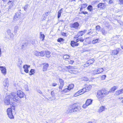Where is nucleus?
I'll return each instance as SVG.
<instances>
[{"label":"nucleus","instance_id":"58","mask_svg":"<svg viewBox=\"0 0 123 123\" xmlns=\"http://www.w3.org/2000/svg\"><path fill=\"white\" fill-rule=\"evenodd\" d=\"M66 33L64 32H62V35L64 36H65L66 35Z\"/></svg>","mask_w":123,"mask_h":123},{"label":"nucleus","instance_id":"48","mask_svg":"<svg viewBox=\"0 0 123 123\" xmlns=\"http://www.w3.org/2000/svg\"><path fill=\"white\" fill-rule=\"evenodd\" d=\"M51 94L52 96L53 97L55 96V93L53 91H52L51 92Z\"/></svg>","mask_w":123,"mask_h":123},{"label":"nucleus","instance_id":"20","mask_svg":"<svg viewBox=\"0 0 123 123\" xmlns=\"http://www.w3.org/2000/svg\"><path fill=\"white\" fill-rule=\"evenodd\" d=\"M97 6L98 8H103L105 6V4L103 3H100Z\"/></svg>","mask_w":123,"mask_h":123},{"label":"nucleus","instance_id":"9","mask_svg":"<svg viewBox=\"0 0 123 123\" xmlns=\"http://www.w3.org/2000/svg\"><path fill=\"white\" fill-rule=\"evenodd\" d=\"M104 70L102 68H99L95 69L93 71V73L94 74H98L102 72Z\"/></svg>","mask_w":123,"mask_h":123},{"label":"nucleus","instance_id":"35","mask_svg":"<svg viewBox=\"0 0 123 123\" xmlns=\"http://www.w3.org/2000/svg\"><path fill=\"white\" fill-rule=\"evenodd\" d=\"M98 40L99 39H94L92 41V43L93 44H94L97 43H98Z\"/></svg>","mask_w":123,"mask_h":123},{"label":"nucleus","instance_id":"28","mask_svg":"<svg viewBox=\"0 0 123 123\" xmlns=\"http://www.w3.org/2000/svg\"><path fill=\"white\" fill-rule=\"evenodd\" d=\"M46 56L47 57H49L50 56V52L49 51H45Z\"/></svg>","mask_w":123,"mask_h":123},{"label":"nucleus","instance_id":"13","mask_svg":"<svg viewBox=\"0 0 123 123\" xmlns=\"http://www.w3.org/2000/svg\"><path fill=\"white\" fill-rule=\"evenodd\" d=\"M3 85L7 89L9 85L8 80V78L5 79L3 82Z\"/></svg>","mask_w":123,"mask_h":123},{"label":"nucleus","instance_id":"18","mask_svg":"<svg viewBox=\"0 0 123 123\" xmlns=\"http://www.w3.org/2000/svg\"><path fill=\"white\" fill-rule=\"evenodd\" d=\"M0 68L2 73L4 75H5L6 74V68L2 67L0 66Z\"/></svg>","mask_w":123,"mask_h":123},{"label":"nucleus","instance_id":"54","mask_svg":"<svg viewBox=\"0 0 123 123\" xmlns=\"http://www.w3.org/2000/svg\"><path fill=\"white\" fill-rule=\"evenodd\" d=\"M37 92H38L40 94H43V93L40 90H37Z\"/></svg>","mask_w":123,"mask_h":123},{"label":"nucleus","instance_id":"64","mask_svg":"<svg viewBox=\"0 0 123 123\" xmlns=\"http://www.w3.org/2000/svg\"><path fill=\"white\" fill-rule=\"evenodd\" d=\"M87 123H93L92 122L90 121V122H88Z\"/></svg>","mask_w":123,"mask_h":123},{"label":"nucleus","instance_id":"33","mask_svg":"<svg viewBox=\"0 0 123 123\" xmlns=\"http://www.w3.org/2000/svg\"><path fill=\"white\" fill-rule=\"evenodd\" d=\"M81 80L82 81H87L88 80V78L86 77H83L81 78Z\"/></svg>","mask_w":123,"mask_h":123},{"label":"nucleus","instance_id":"40","mask_svg":"<svg viewBox=\"0 0 123 123\" xmlns=\"http://www.w3.org/2000/svg\"><path fill=\"white\" fill-rule=\"evenodd\" d=\"M69 58V56L67 55H64L63 56V58L64 59H68Z\"/></svg>","mask_w":123,"mask_h":123},{"label":"nucleus","instance_id":"63","mask_svg":"<svg viewBox=\"0 0 123 123\" xmlns=\"http://www.w3.org/2000/svg\"><path fill=\"white\" fill-rule=\"evenodd\" d=\"M123 97H121L119 98V99H123Z\"/></svg>","mask_w":123,"mask_h":123},{"label":"nucleus","instance_id":"15","mask_svg":"<svg viewBox=\"0 0 123 123\" xmlns=\"http://www.w3.org/2000/svg\"><path fill=\"white\" fill-rule=\"evenodd\" d=\"M71 46L73 47L78 46L79 45V43H76V42L74 41H71L70 43Z\"/></svg>","mask_w":123,"mask_h":123},{"label":"nucleus","instance_id":"37","mask_svg":"<svg viewBox=\"0 0 123 123\" xmlns=\"http://www.w3.org/2000/svg\"><path fill=\"white\" fill-rule=\"evenodd\" d=\"M34 73V70L33 69H31L29 73L30 75H31L33 74Z\"/></svg>","mask_w":123,"mask_h":123},{"label":"nucleus","instance_id":"6","mask_svg":"<svg viewBox=\"0 0 123 123\" xmlns=\"http://www.w3.org/2000/svg\"><path fill=\"white\" fill-rule=\"evenodd\" d=\"M87 91L85 87L81 89V90H79L77 92H76L74 95V96L75 97H76L77 96H79V95L81 94L86 92Z\"/></svg>","mask_w":123,"mask_h":123},{"label":"nucleus","instance_id":"44","mask_svg":"<svg viewBox=\"0 0 123 123\" xmlns=\"http://www.w3.org/2000/svg\"><path fill=\"white\" fill-rule=\"evenodd\" d=\"M100 27L99 25L96 26V29L98 31H99L100 29Z\"/></svg>","mask_w":123,"mask_h":123},{"label":"nucleus","instance_id":"2","mask_svg":"<svg viewBox=\"0 0 123 123\" xmlns=\"http://www.w3.org/2000/svg\"><path fill=\"white\" fill-rule=\"evenodd\" d=\"M108 93L109 92L105 89H102L98 91L97 97L99 101H103L104 100V97L107 95Z\"/></svg>","mask_w":123,"mask_h":123},{"label":"nucleus","instance_id":"59","mask_svg":"<svg viewBox=\"0 0 123 123\" xmlns=\"http://www.w3.org/2000/svg\"><path fill=\"white\" fill-rule=\"evenodd\" d=\"M113 2V1L112 0H110L109 2V3L111 4Z\"/></svg>","mask_w":123,"mask_h":123},{"label":"nucleus","instance_id":"49","mask_svg":"<svg viewBox=\"0 0 123 123\" xmlns=\"http://www.w3.org/2000/svg\"><path fill=\"white\" fill-rule=\"evenodd\" d=\"M87 104H86V103L84 104L83 105V108H86V107L88 106L87 105Z\"/></svg>","mask_w":123,"mask_h":123},{"label":"nucleus","instance_id":"12","mask_svg":"<svg viewBox=\"0 0 123 123\" xmlns=\"http://www.w3.org/2000/svg\"><path fill=\"white\" fill-rule=\"evenodd\" d=\"M94 61V59H91L88 60L84 65L85 67L88 66L90 64L93 63Z\"/></svg>","mask_w":123,"mask_h":123},{"label":"nucleus","instance_id":"46","mask_svg":"<svg viewBox=\"0 0 123 123\" xmlns=\"http://www.w3.org/2000/svg\"><path fill=\"white\" fill-rule=\"evenodd\" d=\"M102 33L104 35H105L106 33L105 29H103L101 31Z\"/></svg>","mask_w":123,"mask_h":123},{"label":"nucleus","instance_id":"32","mask_svg":"<svg viewBox=\"0 0 123 123\" xmlns=\"http://www.w3.org/2000/svg\"><path fill=\"white\" fill-rule=\"evenodd\" d=\"M41 33V32H40V38L42 40H43L44 39L45 35L43 34H42Z\"/></svg>","mask_w":123,"mask_h":123},{"label":"nucleus","instance_id":"3","mask_svg":"<svg viewBox=\"0 0 123 123\" xmlns=\"http://www.w3.org/2000/svg\"><path fill=\"white\" fill-rule=\"evenodd\" d=\"M82 110L80 106L76 103L73 104L71 107L68 109L67 110L68 112H73L80 111Z\"/></svg>","mask_w":123,"mask_h":123},{"label":"nucleus","instance_id":"39","mask_svg":"<svg viewBox=\"0 0 123 123\" xmlns=\"http://www.w3.org/2000/svg\"><path fill=\"white\" fill-rule=\"evenodd\" d=\"M18 26H15L14 27V32L15 33H16L17 32V31L18 29Z\"/></svg>","mask_w":123,"mask_h":123},{"label":"nucleus","instance_id":"16","mask_svg":"<svg viewBox=\"0 0 123 123\" xmlns=\"http://www.w3.org/2000/svg\"><path fill=\"white\" fill-rule=\"evenodd\" d=\"M66 67L67 68L69 69L68 70V71L71 73L73 72V70H75V69L74 68V67L71 66H66Z\"/></svg>","mask_w":123,"mask_h":123},{"label":"nucleus","instance_id":"8","mask_svg":"<svg viewBox=\"0 0 123 123\" xmlns=\"http://www.w3.org/2000/svg\"><path fill=\"white\" fill-rule=\"evenodd\" d=\"M79 24L78 22H75L74 23L70 24V27L71 28H73L74 29H78L79 28Z\"/></svg>","mask_w":123,"mask_h":123},{"label":"nucleus","instance_id":"57","mask_svg":"<svg viewBox=\"0 0 123 123\" xmlns=\"http://www.w3.org/2000/svg\"><path fill=\"white\" fill-rule=\"evenodd\" d=\"M76 38H77L76 39L75 42H76V43H77L79 42V37Z\"/></svg>","mask_w":123,"mask_h":123},{"label":"nucleus","instance_id":"34","mask_svg":"<svg viewBox=\"0 0 123 123\" xmlns=\"http://www.w3.org/2000/svg\"><path fill=\"white\" fill-rule=\"evenodd\" d=\"M22 63V60L19 59L18 62V66L19 68H20L21 67L20 65H21Z\"/></svg>","mask_w":123,"mask_h":123},{"label":"nucleus","instance_id":"45","mask_svg":"<svg viewBox=\"0 0 123 123\" xmlns=\"http://www.w3.org/2000/svg\"><path fill=\"white\" fill-rule=\"evenodd\" d=\"M28 6V4H27L25 5V6L23 8L24 9L25 11H26L27 10Z\"/></svg>","mask_w":123,"mask_h":123},{"label":"nucleus","instance_id":"55","mask_svg":"<svg viewBox=\"0 0 123 123\" xmlns=\"http://www.w3.org/2000/svg\"><path fill=\"white\" fill-rule=\"evenodd\" d=\"M78 73V71H76L74 70H73V71L72 72V73H74V74H76Z\"/></svg>","mask_w":123,"mask_h":123},{"label":"nucleus","instance_id":"1","mask_svg":"<svg viewBox=\"0 0 123 123\" xmlns=\"http://www.w3.org/2000/svg\"><path fill=\"white\" fill-rule=\"evenodd\" d=\"M12 97V98H13L14 101L17 102L19 101V98H23L24 95V94L22 91L19 90L17 91V93H12L11 94Z\"/></svg>","mask_w":123,"mask_h":123},{"label":"nucleus","instance_id":"19","mask_svg":"<svg viewBox=\"0 0 123 123\" xmlns=\"http://www.w3.org/2000/svg\"><path fill=\"white\" fill-rule=\"evenodd\" d=\"M49 66V64L47 63L43 66V71H45L47 70Z\"/></svg>","mask_w":123,"mask_h":123},{"label":"nucleus","instance_id":"52","mask_svg":"<svg viewBox=\"0 0 123 123\" xmlns=\"http://www.w3.org/2000/svg\"><path fill=\"white\" fill-rule=\"evenodd\" d=\"M81 13H83L84 14H86L88 13V12H86L82 11L81 12Z\"/></svg>","mask_w":123,"mask_h":123},{"label":"nucleus","instance_id":"23","mask_svg":"<svg viewBox=\"0 0 123 123\" xmlns=\"http://www.w3.org/2000/svg\"><path fill=\"white\" fill-rule=\"evenodd\" d=\"M92 102V100L91 99H89L87 100L86 103L87 105H89L91 104Z\"/></svg>","mask_w":123,"mask_h":123},{"label":"nucleus","instance_id":"7","mask_svg":"<svg viewBox=\"0 0 123 123\" xmlns=\"http://www.w3.org/2000/svg\"><path fill=\"white\" fill-rule=\"evenodd\" d=\"M7 114L9 118L11 119L14 118V116L12 113V108H8L7 110Z\"/></svg>","mask_w":123,"mask_h":123},{"label":"nucleus","instance_id":"36","mask_svg":"<svg viewBox=\"0 0 123 123\" xmlns=\"http://www.w3.org/2000/svg\"><path fill=\"white\" fill-rule=\"evenodd\" d=\"M85 87L86 88V89L87 91L89 90L91 88L92 86L91 85H89L86 86Z\"/></svg>","mask_w":123,"mask_h":123},{"label":"nucleus","instance_id":"62","mask_svg":"<svg viewBox=\"0 0 123 123\" xmlns=\"http://www.w3.org/2000/svg\"><path fill=\"white\" fill-rule=\"evenodd\" d=\"M121 48L122 49H123V46L121 45Z\"/></svg>","mask_w":123,"mask_h":123},{"label":"nucleus","instance_id":"17","mask_svg":"<svg viewBox=\"0 0 123 123\" xmlns=\"http://www.w3.org/2000/svg\"><path fill=\"white\" fill-rule=\"evenodd\" d=\"M30 67V65H24L23 68L24 69V71L26 73H28V72L29 70L28 68Z\"/></svg>","mask_w":123,"mask_h":123},{"label":"nucleus","instance_id":"21","mask_svg":"<svg viewBox=\"0 0 123 123\" xmlns=\"http://www.w3.org/2000/svg\"><path fill=\"white\" fill-rule=\"evenodd\" d=\"M119 53V51L117 50H113L111 52V54L112 55H116L118 54Z\"/></svg>","mask_w":123,"mask_h":123},{"label":"nucleus","instance_id":"11","mask_svg":"<svg viewBox=\"0 0 123 123\" xmlns=\"http://www.w3.org/2000/svg\"><path fill=\"white\" fill-rule=\"evenodd\" d=\"M86 31V30H84L83 31H79L77 34L75 38H78L80 36H82L83 35L85 34Z\"/></svg>","mask_w":123,"mask_h":123},{"label":"nucleus","instance_id":"38","mask_svg":"<svg viewBox=\"0 0 123 123\" xmlns=\"http://www.w3.org/2000/svg\"><path fill=\"white\" fill-rule=\"evenodd\" d=\"M117 88L116 86H114L111 88V92H112L115 91Z\"/></svg>","mask_w":123,"mask_h":123},{"label":"nucleus","instance_id":"25","mask_svg":"<svg viewBox=\"0 0 123 123\" xmlns=\"http://www.w3.org/2000/svg\"><path fill=\"white\" fill-rule=\"evenodd\" d=\"M28 42L27 41H25L24 43L23 44L22 48V49H23L24 48L26 47L28 45Z\"/></svg>","mask_w":123,"mask_h":123},{"label":"nucleus","instance_id":"26","mask_svg":"<svg viewBox=\"0 0 123 123\" xmlns=\"http://www.w3.org/2000/svg\"><path fill=\"white\" fill-rule=\"evenodd\" d=\"M123 93V89L117 91L116 93L117 95H119L120 94Z\"/></svg>","mask_w":123,"mask_h":123},{"label":"nucleus","instance_id":"10","mask_svg":"<svg viewBox=\"0 0 123 123\" xmlns=\"http://www.w3.org/2000/svg\"><path fill=\"white\" fill-rule=\"evenodd\" d=\"M21 15V13L20 12H17L14 17V20L16 21L18 20L20 18Z\"/></svg>","mask_w":123,"mask_h":123},{"label":"nucleus","instance_id":"27","mask_svg":"<svg viewBox=\"0 0 123 123\" xmlns=\"http://www.w3.org/2000/svg\"><path fill=\"white\" fill-rule=\"evenodd\" d=\"M105 107L103 106H101L99 109L98 110V112H101L103 111L104 110H105Z\"/></svg>","mask_w":123,"mask_h":123},{"label":"nucleus","instance_id":"60","mask_svg":"<svg viewBox=\"0 0 123 123\" xmlns=\"http://www.w3.org/2000/svg\"><path fill=\"white\" fill-rule=\"evenodd\" d=\"M31 43H32V44L34 45L35 43H34V41H32V42H31Z\"/></svg>","mask_w":123,"mask_h":123},{"label":"nucleus","instance_id":"4","mask_svg":"<svg viewBox=\"0 0 123 123\" xmlns=\"http://www.w3.org/2000/svg\"><path fill=\"white\" fill-rule=\"evenodd\" d=\"M13 37L14 35L11 32L10 30L9 29L5 33V37L9 40H12Z\"/></svg>","mask_w":123,"mask_h":123},{"label":"nucleus","instance_id":"30","mask_svg":"<svg viewBox=\"0 0 123 123\" xmlns=\"http://www.w3.org/2000/svg\"><path fill=\"white\" fill-rule=\"evenodd\" d=\"M45 53V51H41L39 52V56H43L44 55Z\"/></svg>","mask_w":123,"mask_h":123},{"label":"nucleus","instance_id":"50","mask_svg":"<svg viewBox=\"0 0 123 123\" xmlns=\"http://www.w3.org/2000/svg\"><path fill=\"white\" fill-rule=\"evenodd\" d=\"M69 91V89H68V87L67 88H66V89H64L63 90V91L65 92H68V91Z\"/></svg>","mask_w":123,"mask_h":123},{"label":"nucleus","instance_id":"29","mask_svg":"<svg viewBox=\"0 0 123 123\" xmlns=\"http://www.w3.org/2000/svg\"><path fill=\"white\" fill-rule=\"evenodd\" d=\"M74 85L73 84H70L69 86H68L69 90H70L71 89H72L74 87Z\"/></svg>","mask_w":123,"mask_h":123},{"label":"nucleus","instance_id":"31","mask_svg":"<svg viewBox=\"0 0 123 123\" xmlns=\"http://www.w3.org/2000/svg\"><path fill=\"white\" fill-rule=\"evenodd\" d=\"M87 8V9L90 11H91L93 10L92 7L91 5H89Z\"/></svg>","mask_w":123,"mask_h":123},{"label":"nucleus","instance_id":"22","mask_svg":"<svg viewBox=\"0 0 123 123\" xmlns=\"http://www.w3.org/2000/svg\"><path fill=\"white\" fill-rule=\"evenodd\" d=\"M63 8H61L58 12L57 17L58 18H59L60 17L61 13H62V11H63Z\"/></svg>","mask_w":123,"mask_h":123},{"label":"nucleus","instance_id":"5","mask_svg":"<svg viewBox=\"0 0 123 123\" xmlns=\"http://www.w3.org/2000/svg\"><path fill=\"white\" fill-rule=\"evenodd\" d=\"M12 95H10L9 96L8 95L6 97L4 100V102L6 105H9L10 103V101L9 99H13V98H12L11 97H12Z\"/></svg>","mask_w":123,"mask_h":123},{"label":"nucleus","instance_id":"42","mask_svg":"<svg viewBox=\"0 0 123 123\" xmlns=\"http://www.w3.org/2000/svg\"><path fill=\"white\" fill-rule=\"evenodd\" d=\"M82 8H85L87 6V4H83L81 5Z\"/></svg>","mask_w":123,"mask_h":123},{"label":"nucleus","instance_id":"47","mask_svg":"<svg viewBox=\"0 0 123 123\" xmlns=\"http://www.w3.org/2000/svg\"><path fill=\"white\" fill-rule=\"evenodd\" d=\"M79 41L82 42H83L84 41V39L82 37L79 38Z\"/></svg>","mask_w":123,"mask_h":123},{"label":"nucleus","instance_id":"14","mask_svg":"<svg viewBox=\"0 0 123 123\" xmlns=\"http://www.w3.org/2000/svg\"><path fill=\"white\" fill-rule=\"evenodd\" d=\"M59 81L60 83V85L59 86V89H62V88L64 85V80L62 79H59Z\"/></svg>","mask_w":123,"mask_h":123},{"label":"nucleus","instance_id":"56","mask_svg":"<svg viewBox=\"0 0 123 123\" xmlns=\"http://www.w3.org/2000/svg\"><path fill=\"white\" fill-rule=\"evenodd\" d=\"M121 4H123V0H119Z\"/></svg>","mask_w":123,"mask_h":123},{"label":"nucleus","instance_id":"41","mask_svg":"<svg viewBox=\"0 0 123 123\" xmlns=\"http://www.w3.org/2000/svg\"><path fill=\"white\" fill-rule=\"evenodd\" d=\"M64 40L62 38H59L57 39V41L58 42H63L64 41Z\"/></svg>","mask_w":123,"mask_h":123},{"label":"nucleus","instance_id":"53","mask_svg":"<svg viewBox=\"0 0 123 123\" xmlns=\"http://www.w3.org/2000/svg\"><path fill=\"white\" fill-rule=\"evenodd\" d=\"M57 85V84L55 83H53L52 84V86H56Z\"/></svg>","mask_w":123,"mask_h":123},{"label":"nucleus","instance_id":"43","mask_svg":"<svg viewBox=\"0 0 123 123\" xmlns=\"http://www.w3.org/2000/svg\"><path fill=\"white\" fill-rule=\"evenodd\" d=\"M39 52L37 51H36L34 52V54L35 55L37 56H39Z\"/></svg>","mask_w":123,"mask_h":123},{"label":"nucleus","instance_id":"61","mask_svg":"<svg viewBox=\"0 0 123 123\" xmlns=\"http://www.w3.org/2000/svg\"><path fill=\"white\" fill-rule=\"evenodd\" d=\"M26 86V91H28V86Z\"/></svg>","mask_w":123,"mask_h":123},{"label":"nucleus","instance_id":"24","mask_svg":"<svg viewBox=\"0 0 123 123\" xmlns=\"http://www.w3.org/2000/svg\"><path fill=\"white\" fill-rule=\"evenodd\" d=\"M13 0H9V1L8 2V4L9 5L10 4H11V5H10L9 6V9H11V8L12 7V6H13Z\"/></svg>","mask_w":123,"mask_h":123},{"label":"nucleus","instance_id":"51","mask_svg":"<svg viewBox=\"0 0 123 123\" xmlns=\"http://www.w3.org/2000/svg\"><path fill=\"white\" fill-rule=\"evenodd\" d=\"M106 76L105 75H102L101 76V78L102 80H104L106 77Z\"/></svg>","mask_w":123,"mask_h":123}]
</instances>
